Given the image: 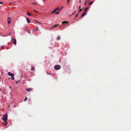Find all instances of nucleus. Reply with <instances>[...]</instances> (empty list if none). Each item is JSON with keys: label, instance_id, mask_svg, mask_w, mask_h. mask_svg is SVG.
<instances>
[{"label": "nucleus", "instance_id": "1", "mask_svg": "<svg viewBox=\"0 0 131 131\" xmlns=\"http://www.w3.org/2000/svg\"><path fill=\"white\" fill-rule=\"evenodd\" d=\"M7 114H4L2 120L5 122L7 121Z\"/></svg>", "mask_w": 131, "mask_h": 131}, {"label": "nucleus", "instance_id": "2", "mask_svg": "<svg viewBox=\"0 0 131 131\" xmlns=\"http://www.w3.org/2000/svg\"><path fill=\"white\" fill-rule=\"evenodd\" d=\"M60 68V66L58 65H56L54 67V69L56 70H59Z\"/></svg>", "mask_w": 131, "mask_h": 131}, {"label": "nucleus", "instance_id": "3", "mask_svg": "<svg viewBox=\"0 0 131 131\" xmlns=\"http://www.w3.org/2000/svg\"><path fill=\"white\" fill-rule=\"evenodd\" d=\"M12 41H13V43L14 44L16 45V39H14L13 38H12Z\"/></svg>", "mask_w": 131, "mask_h": 131}, {"label": "nucleus", "instance_id": "4", "mask_svg": "<svg viewBox=\"0 0 131 131\" xmlns=\"http://www.w3.org/2000/svg\"><path fill=\"white\" fill-rule=\"evenodd\" d=\"M10 76H14V74L12 73L11 72H9L7 73Z\"/></svg>", "mask_w": 131, "mask_h": 131}, {"label": "nucleus", "instance_id": "5", "mask_svg": "<svg viewBox=\"0 0 131 131\" xmlns=\"http://www.w3.org/2000/svg\"><path fill=\"white\" fill-rule=\"evenodd\" d=\"M87 13L86 12H85L83 14H82L81 15V17L82 18L84 16H85L86 14Z\"/></svg>", "mask_w": 131, "mask_h": 131}, {"label": "nucleus", "instance_id": "6", "mask_svg": "<svg viewBox=\"0 0 131 131\" xmlns=\"http://www.w3.org/2000/svg\"><path fill=\"white\" fill-rule=\"evenodd\" d=\"M32 90V88H28L26 89V90L27 91H31Z\"/></svg>", "mask_w": 131, "mask_h": 131}, {"label": "nucleus", "instance_id": "7", "mask_svg": "<svg viewBox=\"0 0 131 131\" xmlns=\"http://www.w3.org/2000/svg\"><path fill=\"white\" fill-rule=\"evenodd\" d=\"M69 23L68 21H64L62 22V23L64 24V25L68 23Z\"/></svg>", "mask_w": 131, "mask_h": 131}, {"label": "nucleus", "instance_id": "8", "mask_svg": "<svg viewBox=\"0 0 131 131\" xmlns=\"http://www.w3.org/2000/svg\"><path fill=\"white\" fill-rule=\"evenodd\" d=\"M26 19L28 23H29L30 22V21L29 19L28 18H26Z\"/></svg>", "mask_w": 131, "mask_h": 131}, {"label": "nucleus", "instance_id": "9", "mask_svg": "<svg viewBox=\"0 0 131 131\" xmlns=\"http://www.w3.org/2000/svg\"><path fill=\"white\" fill-rule=\"evenodd\" d=\"M7 21H11V20L10 17H8V18L7 19Z\"/></svg>", "mask_w": 131, "mask_h": 131}, {"label": "nucleus", "instance_id": "10", "mask_svg": "<svg viewBox=\"0 0 131 131\" xmlns=\"http://www.w3.org/2000/svg\"><path fill=\"white\" fill-rule=\"evenodd\" d=\"M27 14L28 16H31V14L30 13L28 12H27Z\"/></svg>", "mask_w": 131, "mask_h": 131}, {"label": "nucleus", "instance_id": "11", "mask_svg": "<svg viewBox=\"0 0 131 131\" xmlns=\"http://www.w3.org/2000/svg\"><path fill=\"white\" fill-rule=\"evenodd\" d=\"M89 9V8H88V7H86L84 11V12H85L86 10H88Z\"/></svg>", "mask_w": 131, "mask_h": 131}, {"label": "nucleus", "instance_id": "12", "mask_svg": "<svg viewBox=\"0 0 131 131\" xmlns=\"http://www.w3.org/2000/svg\"><path fill=\"white\" fill-rule=\"evenodd\" d=\"M14 76H12L11 79L12 80H14Z\"/></svg>", "mask_w": 131, "mask_h": 131}, {"label": "nucleus", "instance_id": "13", "mask_svg": "<svg viewBox=\"0 0 131 131\" xmlns=\"http://www.w3.org/2000/svg\"><path fill=\"white\" fill-rule=\"evenodd\" d=\"M63 8V7H62L60 8H58V10L59 11H60L61 9Z\"/></svg>", "mask_w": 131, "mask_h": 131}, {"label": "nucleus", "instance_id": "14", "mask_svg": "<svg viewBox=\"0 0 131 131\" xmlns=\"http://www.w3.org/2000/svg\"><path fill=\"white\" fill-rule=\"evenodd\" d=\"M58 10V8H55L54 10L55 11V12H56Z\"/></svg>", "mask_w": 131, "mask_h": 131}, {"label": "nucleus", "instance_id": "15", "mask_svg": "<svg viewBox=\"0 0 131 131\" xmlns=\"http://www.w3.org/2000/svg\"><path fill=\"white\" fill-rule=\"evenodd\" d=\"M35 68L34 67H32L31 68V70H32V71H34V70H35Z\"/></svg>", "mask_w": 131, "mask_h": 131}, {"label": "nucleus", "instance_id": "16", "mask_svg": "<svg viewBox=\"0 0 131 131\" xmlns=\"http://www.w3.org/2000/svg\"><path fill=\"white\" fill-rule=\"evenodd\" d=\"M60 39V36H58V38L57 39V40H59Z\"/></svg>", "mask_w": 131, "mask_h": 131}, {"label": "nucleus", "instance_id": "17", "mask_svg": "<svg viewBox=\"0 0 131 131\" xmlns=\"http://www.w3.org/2000/svg\"><path fill=\"white\" fill-rule=\"evenodd\" d=\"M59 13H60V12L59 11H57L56 12V15H57V14H59Z\"/></svg>", "mask_w": 131, "mask_h": 131}, {"label": "nucleus", "instance_id": "18", "mask_svg": "<svg viewBox=\"0 0 131 131\" xmlns=\"http://www.w3.org/2000/svg\"><path fill=\"white\" fill-rule=\"evenodd\" d=\"M20 81V80H17V81H16L15 82L16 83H19Z\"/></svg>", "mask_w": 131, "mask_h": 131}, {"label": "nucleus", "instance_id": "19", "mask_svg": "<svg viewBox=\"0 0 131 131\" xmlns=\"http://www.w3.org/2000/svg\"><path fill=\"white\" fill-rule=\"evenodd\" d=\"M58 26V25H54L53 27H51V28H53V27H57V26Z\"/></svg>", "mask_w": 131, "mask_h": 131}, {"label": "nucleus", "instance_id": "20", "mask_svg": "<svg viewBox=\"0 0 131 131\" xmlns=\"http://www.w3.org/2000/svg\"><path fill=\"white\" fill-rule=\"evenodd\" d=\"M93 3V2H90L89 3V4L90 5H91V4L92 3Z\"/></svg>", "mask_w": 131, "mask_h": 131}, {"label": "nucleus", "instance_id": "21", "mask_svg": "<svg viewBox=\"0 0 131 131\" xmlns=\"http://www.w3.org/2000/svg\"><path fill=\"white\" fill-rule=\"evenodd\" d=\"M56 12H55V11H54V10L52 12H51V14H53L54 13H55Z\"/></svg>", "mask_w": 131, "mask_h": 131}, {"label": "nucleus", "instance_id": "22", "mask_svg": "<svg viewBox=\"0 0 131 131\" xmlns=\"http://www.w3.org/2000/svg\"><path fill=\"white\" fill-rule=\"evenodd\" d=\"M87 0H85L84 1L85 4L84 5H86V1Z\"/></svg>", "mask_w": 131, "mask_h": 131}, {"label": "nucleus", "instance_id": "23", "mask_svg": "<svg viewBox=\"0 0 131 131\" xmlns=\"http://www.w3.org/2000/svg\"><path fill=\"white\" fill-rule=\"evenodd\" d=\"M27 97L25 98V99H24V101H26L27 100Z\"/></svg>", "mask_w": 131, "mask_h": 131}, {"label": "nucleus", "instance_id": "24", "mask_svg": "<svg viewBox=\"0 0 131 131\" xmlns=\"http://www.w3.org/2000/svg\"><path fill=\"white\" fill-rule=\"evenodd\" d=\"M7 124V122H6V123H5L4 124V125H6Z\"/></svg>", "mask_w": 131, "mask_h": 131}, {"label": "nucleus", "instance_id": "25", "mask_svg": "<svg viewBox=\"0 0 131 131\" xmlns=\"http://www.w3.org/2000/svg\"><path fill=\"white\" fill-rule=\"evenodd\" d=\"M28 32L29 33V34H30V30H28Z\"/></svg>", "mask_w": 131, "mask_h": 131}, {"label": "nucleus", "instance_id": "26", "mask_svg": "<svg viewBox=\"0 0 131 131\" xmlns=\"http://www.w3.org/2000/svg\"><path fill=\"white\" fill-rule=\"evenodd\" d=\"M3 4V3L2 2H0V4Z\"/></svg>", "mask_w": 131, "mask_h": 131}, {"label": "nucleus", "instance_id": "27", "mask_svg": "<svg viewBox=\"0 0 131 131\" xmlns=\"http://www.w3.org/2000/svg\"><path fill=\"white\" fill-rule=\"evenodd\" d=\"M10 21H8V24H9L10 23Z\"/></svg>", "mask_w": 131, "mask_h": 131}, {"label": "nucleus", "instance_id": "28", "mask_svg": "<svg viewBox=\"0 0 131 131\" xmlns=\"http://www.w3.org/2000/svg\"><path fill=\"white\" fill-rule=\"evenodd\" d=\"M81 7V6H79V9H80V8Z\"/></svg>", "mask_w": 131, "mask_h": 131}, {"label": "nucleus", "instance_id": "29", "mask_svg": "<svg viewBox=\"0 0 131 131\" xmlns=\"http://www.w3.org/2000/svg\"><path fill=\"white\" fill-rule=\"evenodd\" d=\"M82 9H80V12H81L82 11Z\"/></svg>", "mask_w": 131, "mask_h": 131}, {"label": "nucleus", "instance_id": "30", "mask_svg": "<svg viewBox=\"0 0 131 131\" xmlns=\"http://www.w3.org/2000/svg\"><path fill=\"white\" fill-rule=\"evenodd\" d=\"M37 21V22L38 23H40V24H42L41 23H40V22H38V21Z\"/></svg>", "mask_w": 131, "mask_h": 131}, {"label": "nucleus", "instance_id": "31", "mask_svg": "<svg viewBox=\"0 0 131 131\" xmlns=\"http://www.w3.org/2000/svg\"><path fill=\"white\" fill-rule=\"evenodd\" d=\"M67 2L68 3L69 2V0H68L67 1Z\"/></svg>", "mask_w": 131, "mask_h": 131}, {"label": "nucleus", "instance_id": "32", "mask_svg": "<svg viewBox=\"0 0 131 131\" xmlns=\"http://www.w3.org/2000/svg\"><path fill=\"white\" fill-rule=\"evenodd\" d=\"M78 14H77L75 16V17H76L78 15Z\"/></svg>", "mask_w": 131, "mask_h": 131}, {"label": "nucleus", "instance_id": "33", "mask_svg": "<svg viewBox=\"0 0 131 131\" xmlns=\"http://www.w3.org/2000/svg\"><path fill=\"white\" fill-rule=\"evenodd\" d=\"M34 11H35L36 12V13H38L37 12V11H36V10H34Z\"/></svg>", "mask_w": 131, "mask_h": 131}, {"label": "nucleus", "instance_id": "34", "mask_svg": "<svg viewBox=\"0 0 131 131\" xmlns=\"http://www.w3.org/2000/svg\"><path fill=\"white\" fill-rule=\"evenodd\" d=\"M47 74H50L49 73H47Z\"/></svg>", "mask_w": 131, "mask_h": 131}, {"label": "nucleus", "instance_id": "35", "mask_svg": "<svg viewBox=\"0 0 131 131\" xmlns=\"http://www.w3.org/2000/svg\"><path fill=\"white\" fill-rule=\"evenodd\" d=\"M75 11L74 12V13L73 14H72V15H73V14H74V13H75Z\"/></svg>", "mask_w": 131, "mask_h": 131}, {"label": "nucleus", "instance_id": "36", "mask_svg": "<svg viewBox=\"0 0 131 131\" xmlns=\"http://www.w3.org/2000/svg\"><path fill=\"white\" fill-rule=\"evenodd\" d=\"M90 1V0H88V2H89Z\"/></svg>", "mask_w": 131, "mask_h": 131}, {"label": "nucleus", "instance_id": "37", "mask_svg": "<svg viewBox=\"0 0 131 131\" xmlns=\"http://www.w3.org/2000/svg\"><path fill=\"white\" fill-rule=\"evenodd\" d=\"M33 3V4H36V3Z\"/></svg>", "mask_w": 131, "mask_h": 131}, {"label": "nucleus", "instance_id": "38", "mask_svg": "<svg viewBox=\"0 0 131 131\" xmlns=\"http://www.w3.org/2000/svg\"><path fill=\"white\" fill-rule=\"evenodd\" d=\"M3 48H4V47H2V49H3Z\"/></svg>", "mask_w": 131, "mask_h": 131}, {"label": "nucleus", "instance_id": "39", "mask_svg": "<svg viewBox=\"0 0 131 131\" xmlns=\"http://www.w3.org/2000/svg\"><path fill=\"white\" fill-rule=\"evenodd\" d=\"M80 2H81V0H80V2H80Z\"/></svg>", "mask_w": 131, "mask_h": 131}]
</instances>
